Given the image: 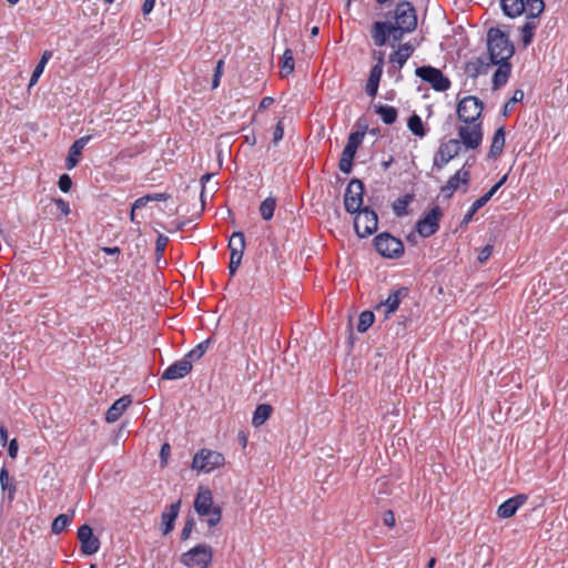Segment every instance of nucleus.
I'll list each match as a JSON object with an SVG mask.
<instances>
[{
  "mask_svg": "<svg viewBox=\"0 0 568 568\" xmlns=\"http://www.w3.org/2000/svg\"><path fill=\"white\" fill-rule=\"evenodd\" d=\"M363 138L364 133L353 132L348 135L346 145L357 150L363 141Z\"/></svg>",
  "mask_w": 568,
  "mask_h": 568,
  "instance_id": "a18cd8bd",
  "label": "nucleus"
},
{
  "mask_svg": "<svg viewBox=\"0 0 568 568\" xmlns=\"http://www.w3.org/2000/svg\"><path fill=\"white\" fill-rule=\"evenodd\" d=\"M155 6V0H144L142 11L144 14H149Z\"/></svg>",
  "mask_w": 568,
  "mask_h": 568,
  "instance_id": "052dcab7",
  "label": "nucleus"
},
{
  "mask_svg": "<svg viewBox=\"0 0 568 568\" xmlns=\"http://www.w3.org/2000/svg\"><path fill=\"white\" fill-rule=\"evenodd\" d=\"M487 203H488V202L486 201V197H483V196L478 197V199H477V200L471 204V206H470V207H469V210L466 212V214L464 215V217H463V220H462V222H460V226H466V225H468V224L471 222V220H473V217H474L475 213H476L479 209H481L484 205H486Z\"/></svg>",
  "mask_w": 568,
  "mask_h": 568,
  "instance_id": "f704fd0d",
  "label": "nucleus"
},
{
  "mask_svg": "<svg viewBox=\"0 0 568 568\" xmlns=\"http://www.w3.org/2000/svg\"><path fill=\"white\" fill-rule=\"evenodd\" d=\"M383 70L379 64H374L369 71V75L365 85V91L371 98L376 97Z\"/></svg>",
  "mask_w": 568,
  "mask_h": 568,
  "instance_id": "bb28decb",
  "label": "nucleus"
},
{
  "mask_svg": "<svg viewBox=\"0 0 568 568\" xmlns=\"http://www.w3.org/2000/svg\"><path fill=\"white\" fill-rule=\"evenodd\" d=\"M526 500L527 496L524 494L508 498L497 508V516L503 519L513 517Z\"/></svg>",
  "mask_w": 568,
  "mask_h": 568,
  "instance_id": "f3484780",
  "label": "nucleus"
},
{
  "mask_svg": "<svg viewBox=\"0 0 568 568\" xmlns=\"http://www.w3.org/2000/svg\"><path fill=\"white\" fill-rule=\"evenodd\" d=\"M102 250L108 255H115V254L118 255V254H120V248L118 246H114V247H103Z\"/></svg>",
  "mask_w": 568,
  "mask_h": 568,
  "instance_id": "0e129e2a",
  "label": "nucleus"
},
{
  "mask_svg": "<svg viewBox=\"0 0 568 568\" xmlns=\"http://www.w3.org/2000/svg\"><path fill=\"white\" fill-rule=\"evenodd\" d=\"M0 485L3 490H9V496L12 498V495L16 491V486L9 485V473L4 467L0 470Z\"/></svg>",
  "mask_w": 568,
  "mask_h": 568,
  "instance_id": "79ce46f5",
  "label": "nucleus"
},
{
  "mask_svg": "<svg viewBox=\"0 0 568 568\" xmlns=\"http://www.w3.org/2000/svg\"><path fill=\"white\" fill-rule=\"evenodd\" d=\"M458 138L460 145H464L466 149H477L484 138L483 122L462 123L458 128Z\"/></svg>",
  "mask_w": 568,
  "mask_h": 568,
  "instance_id": "6e6552de",
  "label": "nucleus"
},
{
  "mask_svg": "<svg viewBox=\"0 0 568 568\" xmlns=\"http://www.w3.org/2000/svg\"><path fill=\"white\" fill-rule=\"evenodd\" d=\"M355 154H356L355 149L347 146V145L344 146V150L342 152L339 163H338V169L343 173H345V174L351 173Z\"/></svg>",
  "mask_w": 568,
  "mask_h": 568,
  "instance_id": "c756f323",
  "label": "nucleus"
},
{
  "mask_svg": "<svg viewBox=\"0 0 568 568\" xmlns=\"http://www.w3.org/2000/svg\"><path fill=\"white\" fill-rule=\"evenodd\" d=\"M78 539L81 544V552L91 556L99 551L100 540L93 536L92 528L84 524L78 529Z\"/></svg>",
  "mask_w": 568,
  "mask_h": 568,
  "instance_id": "2eb2a0df",
  "label": "nucleus"
},
{
  "mask_svg": "<svg viewBox=\"0 0 568 568\" xmlns=\"http://www.w3.org/2000/svg\"><path fill=\"white\" fill-rule=\"evenodd\" d=\"M524 99V92L523 90H516L511 97V99L505 104V109H507V105L515 104L517 102H520Z\"/></svg>",
  "mask_w": 568,
  "mask_h": 568,
  "instance_id": "4d7b16f0",
  "label": "nucleus"
},
{
  "mask_svg": "<svg viewBox=\"0 0 568 568\" xmlns=\"http://www.w3.org/2000/svg\"><path fill=\"white\" fill-rule=\"evenodd\" d=\"M273 407L270 404L257 405L252 417V425L261 427L272 415Z\"/></svg>",
  "mask_w": 568,
  "mask_h": 568,
  "instance_id": "c85d7f7f",
  "label": "nucleus"
},
{
  "mask_svg": "<svg viewBox=\"0 0 568 568\" xmlns=\"http://www.w3.org/2000/svg\"><path fill=\"white\" fill-rule=\"evenodd\" d=\"M130 404H131L130 396H123V397L116 399L111 405V407L106 410L105 420L108 423L116 422L122 416V414L129 407Z\"/></svg>",
  "mask_w": 568,
  "mask_h": 568,
  "instance_id": "b1692460",
  "label": "nucleus"
},
{
  "mask_svg": "<svg viewBox=\"0 0 568 568\" xmlns=\"http://www.w3.org/2000/svg\"><path fill=\"white\" fill-rule=\"evenodd\" d=\"M149 202H150V201H149V196H148V194H146V195H144V196H142V197L136 199V200L133 202V204H132V205H133V211H136V210H139V209H142V207L146 206V204H148Z\"/></svg>",
  "mask_w": 568,
  "mask_h": 568,
  "instance_id": "13d9d810",
  "label": "nucleus"
},
{
  "mask_svg": "<svg viewBox=\"0 0 568 568\" xmlns=\"http://www.w3.org/2000/svg\"><path fill=\"white\" fill-rule=\"evenodd\" d=\"M375 113L378 114L385 124H393L398 116L396 108L387 104H379L375 106Z\"/></svg>",
  "mask_w": 568,
  "mask_h": 568,
  "instance_id": "7c9ffc66",
  "label": "nucleus"
},
{
  "mask_svg": "<svg viewBox=\"0 0 568 568\" xmlns=\"http://www.w3.org/2000/svg\"><path fill=\"white\" fill-rule=\"evenodd\" d=\"M486 58H479L480 68L478 72H487L488 68L497 65L493 75L494 89L505 85L511 73V63L509 60L515 53V47L509 37L498 28H490L487 32Z\"/></svg>",
  "mask_w": 568,
  "mask_h": 568,
  "instance_id": "f257e3e1",
  "label": "nucleus"
},
{
  "mask_svg": "<svg viewBox=\"0 0 568 568\" xmlns=\"http://www.w3.org/2000/svg\"><path fill=\"white\" fill-rule=\"evenodd\" d=\"M407 125H408V129L412 131L413 134H415V135H417L419 138L425 136L426 131L424 129V124H423V121H422L419 115L413 114L408 119Z\"/></svg>",
  "mask_w": 568,
  "mask_h": 568,
  "instance_id": "e433bc0d",
  "label": "nucleus"
},
{
  "mask_svg": "<svg viewBox=\"0 0 568 568\" xmlns=\"http://www.w3.org/2000/svg\"><path fill=\"white\" fill-rule=\"evenodd\" d=\"M170 453V445L169 444H164L161 448V458L162 459H165L166 456L169 455Z\"/></svg>",
  "mask_w": 568,
  "mask_h": 568,
  "instance_id": "774afa93",
  "label": "nucleus"
},
{
  "mask_svg": "<svg viewBox=\"0 0 568 568\" xmlns=\"http://www.w3.org/2000/svg\"><path fill=\"white\" fill-rule=\"evenodd\" d=\"M395 18L397 29L404 32H412L417 26L416 11L409 1H402L396 6Z\"/></svg>",
  "mask_w": 568,
  "mask_h": 568,
  "instance_id": "9d476101",
  "label": "nucleus"
},
{
  "mask_svg": "<svg viewBox=\"0 0 568 568\" xmlns=\"http://www.w3.org/2000/svg\"><path fill=\"white\" fill-rule=\"evenodd\" d=\"M493 251H494V246L491 244H487L485 245L480 252L478 253V256H477V260L480 264H484L486 263L489 257L491 256L493 254Z\"/></svg>",
  "mask_w": 568,
  "mask_h": 568,
  "instance_id": "de8ad7c7",
  "label": "nucleus"
},
{
  "mask_svg": "<svg viewBox=\"0 0 568 568\" xmlns=\"http://www.w3.org/2000/svg\"><path fill=\"white\" fill-rule=\"evenodd\" d=\"M0 442L2 446H6L8 443V430L3 425L0 426Z\"/></svg>",
  "mask_w": 568,
  "mask_h": 568,
  "instance_id": "e2e57ef3",
  "label": "nucleus"
},
{
  "mask_svg": "<svg viewBox=\"0 0 568 568\" xmlns=\"http://www.w3.org/2000/svg\"><path fill=\"white\" fill-rule=\"evenodd\" d=\"M194 528V519L193 518H189L185 524H184V527L181 531V540H187L191 536V532Z\"/></svg>",
  "mask_w": 568,
  "mask_h": 568,
  "instance_id": "603ef678",
  "label": "nucleus"
},
{
  "mask_svg": "<svg viewBox=\"0 0 568 568\" xmlns=\"http://www.w3.org/2000/svg\"><path fill=\"white\" fill-rule=\"evenodd\" d=\"M410 200H412V196H410V195H405V196L398 197V199L393 203V210H394V213H395L397 216H402V215L407 214V206H408V204H409Z\"/></svg>",
  "mask_w": 568,
  "mask_h": 568,
  "instance_id": "ea45409f",
  "label": "nucleus"
},
{
  "mask_svg": "<svg viewBox=\"0 0 568 568\" xmlns=\"http://www.w3.org/2000/svg\"><path fill=\"white\" fill-rule=\"evenodd\" d=\"M354 229L356 234L364 239L376 232L378 217L374 210L366 206L355 213Z\"/></svg>",
  "mask_w": 568,
  "mask_h": 568,
  "instance_id": "423d86ee",
  "label": "nucleus"
},
{
  "mask_svg": "<svg viewBox=\"0 0 568 568\" xmlns=\"http://www.w3.org/2000/svg\"><path fill=\"white\" fill-rule=\"evenodd\" d=\"M414 47L409 42L403 43L399 48L389 55V63L397 67L400 70L407 60L414 53Z\"/></svg>",
  "mask_w": 568,
  "mask_h": 568,
  "instance_id": "5701e85b",
  "label": "nucleus"
},
{
  "mask_svg": "<svg viewBox=\"0 0 568 568\" xmlns=\"http://www.w3.org/2000/svg\"><path fill=\"white\" fill-rule=\"evenodd\" d=\"M277 201L274 196L266 197L260 205V214L264 221H270L276 209Z\"/></svg>",
  "mask_w": 568,
  "mask_h": 568,
  "instance_id": "473e14b6",
  "label": "nucleus"
},
{
  "mask_svg": "<svg viewBox=\"0 0 568 568\" xmlns=\"http://www.w3.org/2000/svg\"><path fill=\"white\" fill-rule=\"evenodd\" d=\"M58 186H59V189L62 192L68 193L71 190V187H72V180H71V178L68 174H62L59 178Z\"/></svg>",
  "mask_w": 568,
  "mask_h": 568,
  "instance_id": "09e8293b",
  "label": "nucleus"
},
{
  "mask_svg": "<svg viewBox=\"0 0 568 568\" xmlns=\"http://www.w3.org/2000/svg\"><path fill=\"white\" fill-rule=\"evenodd\" d=\"M483 110L484 103L479 98L467 95L457 104V116L462 123L483 122L480 119Z\"/></svg>",
  "mask_w": 568,
  "mask_h": 568,
  "instance_id": "39448f33",
  "label": "nucleus"
},
{
  "mask_svg": "<svg viewBox=\"0 0 568 568\" xmlns=\"http://www.w3.org/2000/svg\"><path fill=\"white\" fill-rule=\"evenodd\" d=\"M51 58H52V51L44 50L41 55L40 61L38 62V64L36 65L33 72L31 74V78L29 81V87H33L34 84H37V82L39 81V78L42 75V73L44 71V68H45L48 61Z\"/></svg>",
  "mask_w": 568,
  "mask_h": 568,
  "instance_id": "2f4dec72",
  "label": "nucleus"
},
{
  "mask_svg": "<svg viewBox=\"0 0 568 568\" xmlns=\"http://www.w3.org/2000/svg\"><path fill=\"white\" fill-rule=\"evenodd\" d=\"M227 247L230 250L229 272L231 276H234L242 263V257L245 250L244 233L240 231L233 232L229 240Z\"/></svg>",
  "mask_w": 568,
  "mask_h": 568,
  "instance_id": "9b49d317",
  "label": "nucleus"
},
{
  "mask_svg": "<svg viewBox=\"0 0 568 568\" xmlns=\"http://www.w3.org/2000/svg\"><path fill=\"white\" fill-rule=\"evenodd\" d=\"M469 181L470 171L469 169L463 166L447 180L446 184L442 186L440 192L444 194V196L450 197L459 189L460 185L466 189L469 184Z\"/></svg>",
  "mask_w": 568,
  "mask_h": 568,
  "instance_id": "dca6fc26",
  "label": "nucleus"
},
{
  "mask_svg": "<svg viewBox=\"0 0 568 568\" xmlns=\"http://www.w3.org/2000/svg\"><path fill=\"white\" fill-rule=\"evenodd\" d=\"M211 178H212L211 173H206V174L202 175L201 183H202L203 187H204L205 183L211 180ZM203 194H204V189L202 190L201 196H203Z\"/></svg>",
  "mask_w": 568,
  "mask_h": 568,
  "instance_id": "338daca9",
  "label": "nucleus"
},
{
  "mask_svg": "<svg viewBox=\"0 0 568 568\" xmlns=\"http://www.w3.org/2000/svg\"><path fill=\"white\" fill-rule=\"evenodd\" d=\"M507 181V174H505L503 178H500V180L495 183L484 195H481L483 197H486V201L488 202L495 194L496 192L505 184V182Z\"/></svg>",
  "mask_w": 568,
  "mask_h": 568,
  "instance_id": "49530a36",
  "label": "nucleus"
},
{
  "mask_svg": "<svg viewBox=\"0 0 568 568\" xmlns=\"http://www.w3.org/2000/svg\"><path fill=\"white\" fill-rule=\"evenodd\" d=\"M364 195V183L358 179H353L348 183L344 194L345 210L354 214L362 209Z\"/></svg>",
  "mask_w": 568,
  "mask_h": 568,
  "instance_id": "f8f14e48",
  "label": "nucleus"
},
{
  "mask_svg": "<svg viewBox=\"0 0 568 568\" xmlns=\"http://www.w3.org/2000/svg\"><path fill=\"white\" fill-rule=\"evenodd\" d=\"M209 348V341L201 342L193 349H191L187 354L184 355L186 359L190 361V364L193 365V362L199 361L203 357Z\"/></svg>",
  "mask_w": 568,
  "mask_h": 568,
  "instance_id": "c9c22d12",
  "label": "nucleus"
},
{
  "mask_svg": "<svg viewBox=\"0 0 568 568\" xmlns=\"http://www.w3.org/2000/svg\"><path fill=\"white\" fill-rule=\"evenodd\" d=\"M376 251L384 257L398 258L404 254L403 242L389 233H381L374 239Z\"/></svg>",
  "mask_w": 568,
  "mask_h": 568,
  "instance_id": "0eeeda50",
  "label": "nucleus"
},
{
  "mask_svg": "<svg viewBox=\"0 0 568 568\" xmlns=\"http://www.w3.org/2000/svg\"><path fill=\"white\" fill-rule=\"evenodd\" d=\"M527 21L520 28L521 42L524 47H528L534 39L535 30L538 27V17H526Z\"/></svg>",
  "mask_w": 568,
  "mask_h": 568,
  "instance_id": "cd10ccee",
  "label": "nucleus"
},
{
  "mask_svg": "<svg viewBox=\"0 0 568 568\" xmlns=\"http://www.w3.org/2000/svg\"><path fill=\"white\" fill-rule=\"evenodd\" d=\"M225 463L226 460L222 453L201 448L194 454L191 468L197 473L210 474L224 467Z\"/></svg>",
  "mask_w": 568,
  "mask_h": 568,
  "instance_id": "7ed1b4c3",
  "label": "nucleus"
},
{
  "mask_svg": "<svg viewBox=\"0 0 568 568\" xmlns=\"http://www.w3.org/2000/svg\"><path fill=\"white\" fill-rule=\"evenodd\" d=\"M460 150L462 145L458 139L443 142L434 156L433 166L440 171L459 154Z\"/></svg>",
  "mask_w": 568,
  "mask_h": 568,
  "instance_id": "ddd939ff",
  "label": "nucleus"
},
{
  "mask_svg": "<svg viewBox=\"0 0 568 568\" xmlns=\"http://www.w3.org/2000/svg\"><path fill=\"white\" fill-rule=\"evenodd\" d=\"M506 141V132L504 126H499L493 136L491 144L488 152V158L497 159L501 155Z\"/></svg>",
  "mask_w": 568,
  "mask_h": 568,
  "instance_id": "a878e982",
  "label": "nucleus"
},
{
  "mask_svg": "<svg viewBox=\"0 0 568 568\" xmlns=\"http://www.w3.org/2000/svg\"><path fill=\"white\" fill-rule=\"evenodd\" d=\"M442 211L439 206L433 207L426 215L416 223V232L423 237H429L439 230Z\"/></svg>",
  "mask_w": 568,
  "mask_h": 568,
  "instance_id": "4468645a",
  "label": "nucleus"
},
{
  "mask_svg": "<svg viewBox=\"0 0 568 568\" xmlns=\"http://www.w3.org/2000/svg\"><path fill=\"white\" fill-rule=\"evenodd\" d=\"M73 515L61 514L57 516L51 525L53 534H61L72 521Z\"/></svg>",
  "mask_w": 568,
  "mask_h": 568,
  "instance_id": "72a5a7b5",
  "label": "nucleus"
},
{
  "mask_svg": "<svg viewBox=\"0 0 568 568\" xmlns=\"http://www.w3.org/2000/svg\"><path fill=\"white\" fill-rule=\"evenodd\" d=\"M192 364L184 356L171 364L162 374V379L174 381L185 377L192 371Z\"/></svg>",
  "mask_w": 568,
  "mask_h": 568,
  "instance_id": "a211bd4d",
  "label": "nucleus"
},
{
  "mask_svg": "<svg viewBox=\"0 0 568 568\" xmlns=\"http://www.w3.org/2000/svg\"><path fill=\"white\" fill-rule=\"evenodd\" d=\"M407 288L406 287H402V288H398L394 292H392L388 297L382 302L377 308H382L384 307L385 308V313H386V316L393 312H395L400 302H402V297L405 296L407 294Z\"/></svg>",
  "mask_w": 568,
  "mask_h": 568,
  "instance_id": "393cba45",
  "label": "nucleus"
},
{
  "mask_svg": "<svg viewBox=\"0 0 568 568\" xmlns=\"http://www.w3.org/2000/svg\"><path fill=\"white\" fill-rule=\"evenodd\" d=\"M500 7L504 14L513 19L524 13L526 17H530L526 0H500Z\"/></svg>",
  "mask_w": 568,
  "mask_h": 568,
  "instance_id": "aec40b11",
  "label": "nucleus"
},
{
  "mask_svg": "<svg viewBox=\"0 0 568 568\" xmlns=\"http://www.w3.org/2000/svg\"><path fill=\"white\" fill-rule=\"evenodd\" d=\"M223 65H224V61L223 60H219L217 63H216V68H215L214 77H213V81H212V88L213 89L217 88L219 84H220V79H221L222 73H223Z\"/></svg>",
  "mask_w": 568,
  "mask_h": 568,
  "instance_id": "3c124183",
  "label": "nucleus"
},
{
  "mask_svg": "<svg viewBox=\"0 0 568 568\" xmlns=\"http://www.w3.org/2000/svg\"><path fill=\"white\" fill-rule=\"evenodd\" d=\"M281 71L285 75L294 71V57L291 49H286L283 53Z\"/></svg>",
  "mask_w": 568,
  "mask_h": 568,
  "instance_id": "58836bf2",
  "label": "nucleus"
},
{
  "mask_svg": "<svg viewBox=\"0 0 568 568\" xmlns=\"http://www.w3.org/2000/svg\"><path fill=\"white\" fill-rule=\"evenodd\" d=\"M181 508V500L172 503L161 515L162 520V534L164 536L169 535L174 528V521L179 516V511Z\"/></svg>",
  "mask_w": 568,
  "mask_h": 568,
  "instance_id": "4be33fe9",
  "label": "nucleus"
},
{
  "mask_svg": "<svg viewBox=\"0 0 568 568\" xmlns=\"http://www.w3.org/2000/svg\"><path fill=\"white\" fill-rule=\"evenodd\" d=\"M92 135H84L73 142L69 149V154L65 160V166L68 170H72L77 166L82 154L84 146L91 141Z\"/></svg>",
  "mask_w": 568,
  "mask_h": 568,
  "instance_id": "6ab92c4d",
  "label": "nucleus"
},
{
  "mask_svg": "<svg viewBox=\"0 0 568 568\" xmlns=\"http://www.w3.org/2000/svg\"><path fill=\"white\" fill-rule=\"evenodd\" d=\"M383 523L385 526L389 527V528H394L395 525H396V518H395V514L393 510H386L384 514H383Z\"/></svg>",
  "mask_w": 568,
  "mask_h": 568,
  "instance_id": "864d4df0",
  "label": "nucleus"
},
{
  "mask_svg": "<svg viewBox=\"0 0 568 568\" xmlns=\"http://www.w3.org/2000/svg\"><path fill=\"white\" fill-rule=\"evenodd\" d=\"M213 560V549L209 545H196L181 555L180 561L187 568H209Z\"/></svg>",
  "mask_w": 568,
  "mask_h": 568,
  "instance_id": "20e7f679",
  "label": "nucleus"
},
{
  "mask_svg": "<svg viewBox=\"0 0 568 568\" xmlns=\"http://www.w3.org/2000/svg\"><path fill=\"white\" fill-rule=\"evenodd\" d=\"M416 77L430 84L436 91H446L450 88V81L443 72L432 65H423L415 70Z\"/></svg>",
  "mask_w": 568,
  "mask_h": 568,
  "instance_id": "1a4fd4ad",
  "label": "nucleus"
},
{
  "mask_svg": "<svg viewBox=\"0 0 568 568\" xmlns=\"http://www.w3.org/2000/svg\"><path fill=\"white\" fill-rule=\"evenodd\" d=\"M169 243V237L164 234H159L155 242V255L156 258L160 260L163 255V252Z\"/></svg>",
  "mask_w": 568,
  "mask_h": 568,
  "instance_id": "37998d69",
  "label": "nucleus"
},
{
  "mask_svg": "<svg viewBox=\"0 0 568 568\" xmlns=\"http://www.w3.org/2000/svg\"><path fill=\"white\" fill-rule=\"evenodd\" d=\"M194 509L200 517L206 518L209 527H215L222 519V509L214 505L213 494L209 487H199L194 499Z\"/></svg>",
  "mask_w": 568,
  "mask_h": 568,
  "instance_id": "f03ea898",
  "label": "nucleus"
},
{
  "mask_svg": "<svg viewBox=\"0 0 568 568\" xmlns=\"http://www.w3.org/2000/svg\"><path fill=\"white\" fill-rule=\"evenodd\" d=\"M149 196V201L150 202H153V201H168L171 195L169 193H149L148 194Z\"/></svg>",
  "mask_w": 568,
  "mask_h": 568,
  "instance_id": "6e6d98bb",
  "label": "nucleus"
},
{
  "mask_svg": "<svg viewBox=\"0 0 568 568\" xmlns=\"http://www.w3.org/2000/svg\"><path fill=\"white\" fill-rule=\"evenodd\" d=\"M530 17H539L545 10L544 0H526Z\"/></svg>",
  "mask_w": 568,
  "mask_h": 568,
  "instance_id": "a19ab883",
  "label": "nucleus"
},
{
  "mask_svg": "<svg viewBox=\"0 0 568 568\" xmlns=\"http://www.w3.org/2000/svg\"><path fill=\"white\" fill-rule=\"evenodd\" d=\"M51 201L57 205V209L64 216H68L71 213L70 204L65 200L61 197H53Z\"/></svg>",
  "mask_w": 568,
  "mask_h": 568,
  "instance_id": "c03bdc74",
  "label": "nucleus"
},
{
  "mask_svg": "<svg viewBox=\"0 0 568 568\" xmlns=\"http://www.w3.org/2000/svg\"><path fill=\"white\" fill-rule=\"evenodd\" d=\"M284 136V124L282 120H278L273 130V143L277 144Z\"/></svg>",
  "mask_w": 568,
  "mask_h": 568,
  "instance_id": "8fccbe9b",
  "label": "nucleus"
},
{
  "mask_svg": "<svg viewBox=\"0 0 568 568\" xmlns=\"http://www.w3.org/2000/svg\"><path fill=\"white\" fill-rule=\"evenodd\" d=\"M18 450H19V444H18V440L16 438L11 439L10 443H9V447H8V454L11 458H17V455H18Z\"/></svg>",
  "mask_w": 568,
  "mask_h": 568,
  "instance_id": "5fc2aeb1",
  "label": "nucleus"
},
{
  "mask_svg": "<svg viewBox=\"0 0 568 568\" xmlns=\"http://www.w3.org/2000/svg\"><path fill=\"white\" fill-rule=\"evenodd\" d=\"M396 30H397V28L395 26H393L392 23L382 22V21L375 22L372 26V30H371L374 43L378 47H383L386 43L388 36L392 32H395Z\"/></svg>",
  "mask_w": 568,
  "mask_h": 568,
  "instance_id": "412c9836",
  "label": "nucleus"
},
{
  "mask_svg": "<svg viewBox=\"0 0 568 568\" xmlns=\"http://www.w3.org/2000/svg\"><path fill=\"white\" fill-rule=\"evenodd\" d=\"M374 55L377 60V62L375 64H379L383 70L384 69V52H375Z\"/></svg>",
  "mask_w": 568,
  "mask_h": 568,
  "instance_id": "69168bd1",
  "label": "nucleus"
},
{
  "mask_svg": "<svg viewBox=\"0 0 568 568\" xmlns=\"http://www.w3.org/2000/svg\"><path fill=\"white\" fill-rule=\"evenodd\" d=\"M274 100L271 97H265L261 100L258 104L260 110H266L273 104Z\"/></svg>",
  "mask_w": 568,
  "mask_h": 568,
  "instance_id": "680f3d73",
  "label": "nucleus"
},
{
  "mask_svg": "<svg viewBox=\"0 0 568 568\" xmlns=\"http://www.w3.org/2000/svg\"><path fill=\"white\" fill-rule=\"evenodd\" d=\"M237 440H239V443H240V445L242 446L243 449L246 448L247 443H248V435H247V433L244 432V430L239 432Z\"/></svg>",
  "mask_w": 568,
  "mask_h": 568,
  "instance_id": "bf43d9fd",
  "label": "nucleus"
},
{
  "mask_svg": "<svg viewBox=\"0 0 568 568\" xmlns=\"http://www.w3.org/2000/svg\"><path fill=\"white\" fill-rule=\"evenodd\" d=\"M375 315L371 311H364L361 313L357 324V331L361 333L366 332L374 323Z\"/></svg>",
  "mask_w": 568,
  "mask_h": 568,
  "instance_id": "4c0bfd02",
  "label": "nucleus"
}]
</instances>
